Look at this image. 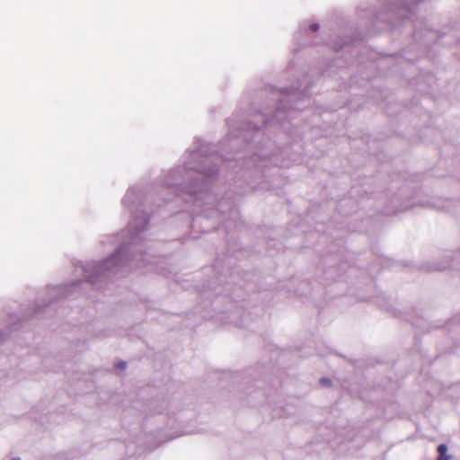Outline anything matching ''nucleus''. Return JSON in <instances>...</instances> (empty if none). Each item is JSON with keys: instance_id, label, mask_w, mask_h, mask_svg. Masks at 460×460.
I'll return each mask as SVG.
<instances>
[{"instance_id": "f257e3e1", "label": "nucleus", "mask_w": 460, "mask_h": 460, "mask_svg": "<svg viewBox=\"0 0 460 460\" xmlns=\"http://www.w3.org/2000/svg\"><path fill=\"white\" fill-rule=\"evenodd\" d=\"M438 460H449L450 456H447V447L445 444H441L438 447Z\"/></svg>"}, {"instance_id": "f03ea898", "label": "nucleus", "mask_w": 460, "mask_h": 460, "mask_svg": "<svg viewBox=\"0 0 460 460\" xmlns=\"http://www.w3.org/2000/svg\"><path fill=\"white\" fill-rule=\"evenodd\" d=\"M321 383L326 385H329L331 384V381L327 378L321 379Z\"/></svg>"}, {"instance_id": "7ed1b4c3", "label": "nucleus", "mask_w": 460, "mask_h": 460, "mask_svg": "<svg viewBox=\"0 0 460 460\" xmlns=\"http://www.w3.org/2000/svg\"><path fill=\"white\" fill-rule=\"evenodd\" d=\"M117 367L120 368V369H125L126 367V363L125 362H120L117 365Z\"/></svg>"}, {"instance_id": "20e7f679", "label": "nucleus", "mask_w": 460, "mask_h": 460, "mask_svg": "<svg viewBox=\"0 0 460 460\" xmlns=\"http://www.w3.org/2000/svg\"><path fill=\"white\" fill-rule=\"evenodd\" d=\"M319 26L317 24H312L310 26V29L313 31H316L318 30Z\"/></svg>"}]
</instances>
